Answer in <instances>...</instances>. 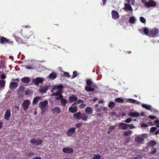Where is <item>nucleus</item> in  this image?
Masks as SVG:
<instances>
[{"instance_id":"f257e3e1","label":"nucleus","mask_w":159,"mask_h":159,"mask_svg":"<svg viewBox=\"0 0 159 159\" xmlns=\"http://www.w3.org/2000/svg\"><path fill=\"white\" fill-rule=\"evenodd\" d=\"M86 83L87 86L85 87V89L87 92L94 91L95 89L98 88L97 85L95 84H93L91 79H87L86 80Z\"/></svg>"},{"instance_id":"f03ea898","label":"nucleus","mask_w":159,"mask_h":159,"mask_svg":"<svg viewBox=\"0 0 159 159\" xmlns=\"http://www.w3.org/2000/svg\"><path fill=\"white\" fill-rule=\"evenodd\" d=\"M73 116L76 120L81 119L84 121H86L88 119V117L84 113L81 114L80 112L74 113Z\"/></svg>"},{"instance_id":"7ed1b4c3","label":"nucleus","mask_w":159,"mask_h":159,"mask_svg":"<svg viewBox=\"0 0 159 159\" xmlns=\"http://www.w3.org/2000/svg\"><path fill=\"white\" fill-rule=\"evenodd\" d=\"M159 32V30L158 28L154 27L152 29L149 31V34L148 36L152 37L153 38L155 37L158 34Z\"/></svg>"},{"instance_id":"20e7f679","label":"nucleus","mask_w":159,"mask_h":159,"mask_svg":"<svg viewBox=\"0 0 159 159\" xmlns=\"http://www.w3.org/2000/svg\"><path fill=\"white\" fill-rule=\"evenodd\" d=\"M156 5V2L154 0H148L147 3H146L145 7L148 8L154 7Z\"/></svg>"},{"instance_id":"39448f33","label":"nucleus","mask_w":159,"mask_h":159,"mask_svg":"<svg viewBox=\"0 0 159 159\" xmlns=\"http://www.w3.org/2000/svg\"><path fill=\"white\" fill-rule=\"evenodd\" d=\"M30 142L32 144H34L36 145H40L43 142V141L41 139H39L36 140L34 139H31L30 140Z\"/></svg>"},{"instance_id":"423d86ee","label":"nucleus","mask_w":159,"mask_h":159,"mask_svg":"<svg viewBox=\"0 0 159 159\" xmlns=\"http://www.w3.org/2000/svg\"><path fill=\"white\" fill-rule=\"evenodd\" d=\"M44 80L42 78L37 77L35 79L33 80V82L36 86H38L40 83H42Z\"/></svg>"},{"instance_id":"0eeeda50","label":"nucleus","mask_w":159,"mask_h":159,"mask_svg":"<svg viewBox=\"0 0 159 159\" xmlns=\"http://www.w3.org/2000/svg\"><path fill=\"white\" fill-rule=\"evenodd\" d=\"M111 15L112 18L114 20H117L119 17V14L114 10H112L111 11Z\"/></svg>"},{"instance_id":"6e6552de","label":"nucleus","mask_w":159,"mask_h":159,"mask_svg":"<svg viewBox=\"0 0 159 159\" xmlns=\"http://www.w3.org/2000/svg\"><path fill=\"white\" fill-rule=\"evenodd\" d=\"M30 102L29 100H25L22 103L23 109H27L29 107Z\"/></svg>"},{"instance_id":"1a4fd4ad","label":"nucleus","mask_w":159,"mask_h":159,"mask_svg":"<svg viewBox=\"0 0 159 159\" xmlns=\"http://www.w3.org/2000/svg\"><path fill=\"white\" fill-rule=\"evenodd\" d=\"M77 100V97L75 95H73L69 97L68 101L69 102L71 103L76 102Z\"/></svg>"},{"instance_id":"9d476101","label":"nucleus","mask_w":159,"mask_h":159,"mask_svg":"<svg viewBox=\"0 0 159 159\" xmlns=\"http://www.w3.org/2000/svg\"><path fill=\"white\" fill-rule=\"evenodd\" d=\"M75 130V129L74 127L70 128L66 132L67 136H71L74 134Z\"/></svg>"},{"instance_id":"9b49d317","label":"nucleus","mask_w":159,"mask_h":159,"mask_svg":"<svg viewBox=\"0 0 159 159\" xmlns=\"http://www.w3.org/2000/svg\"><path fill=\"white\" fill-rule=\"evenodd\" d=\"M0 43L2 44L10 43V41L9 39L4 37H1L0 39Z\"/></svg>"},{"instance_id":"f8f14e48","label":"nucleus","mask_w":159,"mask_h":159,"mask_svg":"<svg viewBox=\"0 0 159 159\" xmlns=\"http://www.w3.org/2000/svg\"><path fill=\"white\" fill-rule=\"evenodd\" d=\"M125 7L123 9L126 11H133V9L129 3H125L124 4Z\"/></svg>"},{"instance_id":"ddd939ff","label":"nucleus","mask_w":159,"mask_h":159,"mask_svg":"<svg viewBox=\"0 0 159 159\" xmlns=\"http://www.w3.org/2000/svg\"><path fill=\"white\" fill-rule=\"evenodd\" d=\"M48 102L47 100H45L43 102H40L39 103V107L42 109L44 108L48 104Z\"/></svg>"},{"instance_id":"4468645a","label":"nucleus","mask_w":159,"mask_h":159,"mask_svg":"<svg viewBox=\"0 0 159 159\" xmlns=\"http://www.w3.org/2000/svg\"><path fill=\"white\" fill-rule=\"evenodd\" d=\"M13 36L15 37L16 40L19 44H22L23 43H25L24 41L21 38L16 36V35L15 34H13Z\"/></svg>"},{"instance_id":"2eb2a0df","label":"nucleus","mask_w":159,"mask_h":159,"mask_svg":"<svg viewBox=\"0 0 159 159\" xmlns=\"http://www.w3.org/2000/svg\"><path fill=\"white\" fill-rule=\"evenodd\" d=\"M120 129L125 130L127 129L128 124L124 123H120L119 125Z\"/></svg>"},{"instance_id":"dca6fc26","label":"nucleus","mask_w":159,"mask_h":159,"mask_svg":"<svg viewBox=\"0 0 159 159\" xmlns=\"http://www.w3.org/2000/svg\"><path fill=\"white\" fill-rule=\"evenodd\" d=\"M63 151L66 153H70L73 152V150L71 148H63Z\"/></svg>"},{"instance_id":"f3484780","label":"nucleus","mask_w":159,"mask_h":159,"mask_svg":"<svg viewBox=\"0 0 159 159\" xmlns=\"http://www.w3.org/2000/svg\"><path fill=\"white\" fill-rule=\"evenodd\" d=\"M17 83L15 82H11L10 84L9 88L11 89H14L18 86Z\"/></svg>"},{"instance_id":"a211bd4d","label":"nucleus","mask_w":159,"mask_h":159,"mask_svg":"<svg viewBox=\"0 0 159 159\" xmlns=\"http://www.w3.org/2000/svg\"><path fill=\"white\" fill-rule=\"evenodd\" d=\"M11 116V113L10 110H7L4 115V118L8 120L9 119V117Z\"/></svg>"},{"instance_id":"6ab92c4d","label":"nucleus","mask_w":159,"mask_h":159,"mask_svg":"<svg viewBox=\"0 0 159 159\" xmlns=\"http://www.w3.org/2000/svg\"><path fill=\"white\" fill-rule=\"evenodd\" d=\"M48 86H43L40 88V92L43 93H46L48 90Z\"/></svg>"},{"instance_id":"aec40b11","label":"nucleus","mask_w":159,"mask_h":159,"mask_svg":"<svg viewBox=\"0 0 159 159\" xmlns=\"http://www.w3.org/2000/svg\"><path fill=\"white\" fill-rule=\"evenodd\" d=\"M21 81L24 83H28L30 81L29 77H24L21 79Z\"/></svg>"},{"instance_id":"412c9836","label":"nucleus","mask_w":159,"mask_h":159,"mask_svg":"<svg viewBox=\"0 0 159 159\" xmlns=\"http://www.w3.org/2000/svg\"><path fill=\"white\" fill-rule=\"evenodd\" d=\"M141 106L143 108L146 109H153L152 106L150 105L143 103L142 104Z\"/></svg>"},{"instance_id":"4be33fe9","label":"nucleus","mask_w":159,"mask_h":159,"mask_svg":"<svg viewBox=\"0 0 159 159\" xmlns=\"http://www.w3.org/2000/svg\"><path fill=\"white\" fill-rule=\"evenodd\" d=\"M57 77L56 74L55 72L52 73L48 76L49 79L52 80H54Z\"/></svg>"},{"instance_id":"5701e85b","label":"nucleus","mask_w":159,"mask_h":159,"mask_svg":"<svg viewBox=\"0 0 159 159\" xmlns=\"http://www.w3.org/2000/svg\"><path fill=\"white\" fill-rule=\"evenodd\" d=\"M135 140L138 143H141L144 140V139L143 137L137 136L135 138Z\"/></svg>"},{"instance_id":"b1692460","label":"nucleus","mask_w":159,"mask_h":159,"mask_svg":"<svg viewBox=\"0 0 159 159\" xmlns=\"http://www.w3.org/2000/svg\"><path fill=\"white\" fill-rule=\"evenodd\" d=\"M124 99L122 97L116 98L115 101L116 102L123 103L124 102Z\"/></svg>"},{"instance_id":"393cba45","label":"nucleus","mask_w":159,"mask_h":159,"mask_svg":"<svg viewBox=\"0 0 159 159\" xmlns=\"http://www.w3.org/2000/svg\"><path fill=\"white\" fill-rule=\"evenodd\" d=\"M142 29L143 31L145 34L148 36L149 34V31L148 29L146 27H143Z\"/></svg>"},{"instance_id":"a878e982","label":"nucleus","mask_w":159,"mask_h":159,"mask_svg":"<svg viewBox=\"0 0 159 159\" xmlns=\"http://www.w3.org/2000/svg\"><path fill=\"white\" fill-rule=\"evenodd\" d=\"M128 115L129 116L132 117H138L139 116V113L137 112H129Z\"/></svg>"},{"instance_id":"bb28decb","label":"nucleus","mask_w":159,"mask_h":159,"mask_svg":"<svg viewBox=\"0 0 159 159\" xmlns=\"http://www.w3.org/2000/svg\"><path fill=\"white\" fill-rule=\"evenodd\" d=\"M33 34V33L32 32H31V34H29L28 33H25V34H23L22 35L25 39H29L30 37Z\"/></svg>"},{"instance_id":"cd10ccee","label":"nucleus","mask_w":159,"mask_h":159,"mask_svg":"<svg viewBox=\"0 0 159 159\" xmlns=\"http://www.w3.org/2000/svg\"><path fill=\"white\" fill-rule=\"evenodd\" d=\"M136 21V19L134 16L131 17L129 19V22L131 24H134Z\"/></svg>"},{"instance_id":"c85d7f7f","label":"nucleus","mask_w":159,"mask_h":159,"mask_svg":"<svg viewBox=\"0 0 159 159\" xmlns=\"http://www.w3.org/2000/svg\"><path fill=\"white\" fill-rule=\"evenodd\" d=\"M41 99V97L39 96H37L35 97L33 101V104H35L38 102V100Z\"/></svg>"},{"instance_id":"c756f323","label":"nucleus","mask_w":159,"mask_h":159,"mask_svg":"<svg viewBox=\"0 0 159 159\" xmlns=\"http://www.w3.org/2000/svg\"><path fill=\"white\" fill-rule=\"evenodd\" d=\"M68 101L64 99H61V105L63 107L65 106L67 102Z\"/></svg>"},{"instance_id":"7c9ffc66","label":"nucleus","mask_w":159,"mask_h":159,"mask_svg":"<svg viewBox=\"0 0 159 159\" xmlns=\"http://www.w3.org/2000/svg\"><path fill=\"white\" fill-rule=\"evenodd\" d=\"M5 81L2 80H0V87L4 88L5 86Z\"/></svg>"},{"instance_id":"2f4dec72","label":"nucleus","mask_w":159,"mask_h":159,"mask_svg":"<svg viewBox=\"0 0 159 159\" xmlns=\"http://www.w3.org/2000/svg\"><path fill=\"white\" fill-rule=\"evenodd\" d=\"M115 105V103L113 102H111L108 105V107L111 109L113 108Z\"/></svg>"},{"instance_id":"473e14b6","label":"nucleus","mask_w":159,"mask_h":159,"mask_svg":"<svg viewBox=\"0 0 159 159\" xmlns=\"http://www.w3.org/2000/svg\"><path fill=\"white\" fill-rule=\"evenodd\" d=\"M132 133V131L130 130H128L124 132L123 134L125 136H127L129 135H130Z\"/></svg>"},{"instance_id":"72a5a7b5","label":"nucleus","mask_w":159,"mask_h":159,"mask_svg":"<svg viewBox=\"0 0 159 159\" xmlns=\"http://www.w3.org/2000/svg\"><path fill=\"white\" fill-rule=\"evenodd\" d=\"M64 88V86L62 84H60L56 86V87L54 88V89H58L59 90H61L63 89Z\"/></svg>"},{"instance_id":"f704fd0d","label":"nucleus","mask_w":159,"mask_h":159,"mask_svg":"<svg viewBox=\"0 0 159 159\" xmlns=\"http://www.w3.org/2000/svg\"><path fill=\"white\" fill-rule=\"evenodd\" d=\"M156 142L154 140H151L149 142V143L150 146H153L156 144Z\"/></svg>"},{"instance_id":"c9c22d12","label":"nucleus","mask_w":159,"mask_h":159,"mask_svg":"<svg viewBox=\"0 0 159 159\" xmlns=\"http://www.w3.org/2000/svg\"><path fill=\"white\" fill-rule=\"evenodd\" d=\"M140 21L143 23H145L146 22V20L143 17H140L139 18Z\"/></svg>"},{"instance_id":"e433bc0d","label":"nucleus","mask_w":159,"mask_h":159,"mask_svg":"<svg viewBox=\"0 0 159 159\" xmlns=\"http://www.w3.org/2000/svg\"><path fill=\"white\" fill-rule=\"evenodd\" d=\"M62 91L61 90H59L56 93V96H59L62 94Z\"/></svg>"},{"instance_id":"4c0bfd02","label":"nucleus","mask_w":159,"mask_h":159,"mask_svg":"<svg viewBox=\"0 0 159 159\" xmlns=\"http://www.w3.org/2000/svg\"><path fill=\"white\" fill-rule=\"evenodd\" d=\"M63 76L67 78H69L70 75L68 72H64L63 73Z\"/></svg>"},{"instance_id":"58836bf2","label":"nucleus","mask_w":159,"mask_h":159,"mask_svg":"<svg viewBox=\"0 0 159 159\" xmlns=\"http://www.w3.org/2000/svg\"><path fill=\"white\" fill-rule=\"evenodd\" d=\"M78 76V73L76 71H74L73 72V74L72 77V79Z\"/></svg>"},{"instance_id":"ea45409f","label":"nucleus","mask_w":159,"mask_h":159,"mask_svg":"<svg viewBox=\"0 0 159 159\" xmlns=\"http://www.w3.org/2000/svg\"><path fill=\"white\" fill-rule=\"evenodd\" d=\"M101 157L99 155L95 154L93 159H101Z\"/></svg>"},{"instance_id":"a19ab883","label":"nucleus","mask_w":159,"mask_h":159,"mask_svg":"<svg viewBox=\"0 0 159 159\" xmlns=\"http://www.w3.org/2000/svg\"><path fill=\"white\" fill-rule=\"evenodd\" d=\"M93 110H85V112L86 114H91L93 113Z\"/></svg>"},{"instance_id":"79ce46f5","label":"nucleus","mask_w":159,"mask_h":159,"mask_svg":"<svg viewBox=\"0 0 159 159\" xmlns=\"http://www.w3.org/2000/svg\"><path fill=\"white\" fill-rule=\"evenodd\" d=\"M127 102L131 103H134L136 101L132 99H129L127 100Z\"/></svg>"},{"instance_id":"37998d69","label":"nucleus","mask_w":159,"mask_h":159,"mask_svg":"<svg viewBox=\"0 0 159 159\" xmlns=\"http://www.w3.org/2000/svg\"><path fill=\"white\" fill-rule=\"evenodd\" d=\"M82 124L81 123H77L76 124L75 126L77 128H79L82 126Z\"/></svg>"},{"instance_id":"c03bdc74","label":"nucleus","mask_w":159,"mask_h":159,"mask_svg":"<svg viewBox=\"0 0 159 159\" xmlns=\"http://www.w3.org/2000/svg\"><path fill=\"white\" fill-rule=\"evenodd\" d=\"M156 129V128L155 127H152L150 129V131L151 132L153 133L154 131H155V130Z\"/></svg>"},{"instance_id":"a18cd8bd","label":"nucleus","mask_w":159,"mask_h":159,"mask_svg":"<svg viewBox=\"0 0 159 159\" xmlns=\"http://www.w3.org/2000/svg\"><path fill=\"white\" fill-rule=\"evenodd\" d=\"M132 120V119L130 118H129L126 119L125 122L127 123H129Z\"/></svg>"},{"instance_id":"49530a36","label":"nucleus","mask_w":159,"mask_h":159,"mask_svg":"<svg viewBox=\"0 0 159 159\" xmlns=\"http://www.w3.org/2000/svg\"><path fill=\"white\" fill-rule=\"evenodd\" d=\"M157 152V150L156 148H154L152 150L151 152H150V153L151 154L153 155L154 154L156 153Z\"/></svg>"},{"instance_id":"de8ad7c7","label":"nucleus","mask_w":159,"mask_h":159,"mask_svg":"<svg viewBox=\"0 0 159 159\" xmlns=\"http://www.w3.org/2000/svg\"><path fill=\"white\" fill-rule=\"evenodd\" d=\"M25 89V88L23 86H20L19 88V90L20 91H23Z\"/></svg>"},{"instance_id":"09e8293b","label":"nucleus","mask_w":159,"mask_h":159,"mask_svg":"<svg viewBox=\"0 0 159 159\" xmlns=\"http://www.w3.org/2000/svg\"><path fill=\"white\" fill-rule=\"evenodd\" d=\"M128 127L130 129H132L135 128V126L133 124H131L128 125Z\"/></svg>"},{"instance_id":"8fccbe9b","label":"nucleus","mask_w":159,"mask_h":159,"mask_svg":"<svg viewBox=\"0 0 159 159\" xmlns=\"http://www.w3.org/2000/svg\"><path fill=\"white\" fill-rule=\"evenodd\" d=\"M53 113H54L55 112H56L57 113H60L61 110H52Z\"/></svg>"},{"instance_id":"3c124183","label":"nucleus","mask_w":159,"mask_h":159,"mask_svg":"<svg viewBox=\"0 0 159 159\" xmlns=\"http://www.w3.org/2000/svg\"><path fill=\"white\" fill-rule=\"evenodd\" d=\"M35 154L34 152H30L27 154V155L29 156H33Z\"/></svg>"},{"instance_id":"603ef678","label":"nucleus","mask_w":159,"mask_h":159,"mask_svg":"<svg viewBox=\"0 0 159 159\" xmlns=\"http://www.w3.org/2000/svg\"><path fill=\"white\" fill-rule=\"evenodd\" d=\"M115 128V126H111L109 128V129L110 131H111L114 130Z\"/></svg>"},{"instance_id":"864d4df0","label":"nucleus","mask_w":159,"mask_h":159,"mask_svg":"<svg viewBox=\"0 0 159 159\" xmlns=\"http://www.w3.org/2000/svg\"><path fill=\"white\" fill-rule=\"evenodd\" d=\"M6 78V76L4 74H2L0 76L1 79H4Z\"/></svg>"},{"instance_id":"5fc2aeb1","label":"nucleus","mask_w":159,"mask_h":159,"mask_svg":"<svg viewBox=\"0 0 159 159\" xmlns=\"http://www.w3.org/2000/svg\"><path fill=\"white\" fill-rule=\"evenodd\" d=\"M30 91L29 90H26L25 91V95H28L29 94Z\"/></svg>"},{"instance_id":"6e6d98bb","label":"nucleus","mask_w":159,"mask_h":159,"mask_svg":"<svg viewBox=\"0 0 159 159\" xmlns=\"http://www.w3.org/2000/svg\"><path fill=\"white\" fill-rule=\"evenodd\" d=\"M141 2L144 4V5L145 6L146 3H147L148 2H147L146 0H141Z\"/></svg>"},{"instance_id":"4d7b16f0","label":"nucleus","mask_w":159,"mask_h":159,"mask_svg":"<svg viewBox=\"0 0 159 159\" xmlns=\"http://www.w3.org/2000/svg\"><path fill=\"white\" fill-rule=\"evenodd\" d=\"M141 126L144 127H147L148 126V125L146 124H142L141 125Z\"/></svg>"},{"instance_id":"13d9d810","label":"nucleus","mask_w":159,"mask_h":159,"mask_svg":"<svg viewBox=\"0 0 159 159\" xmlns=\"http://www.w3.org/2000/svg\"><path fill=\"white\" fill-rule=\"evenodd\" d=\"M85 106L84 104H80V105L79 107L80 108L82 109V108H84V107Z\"/></svg>"},{"instance_id":"bf43d9fd","label":"nucleus","mask_w":159,"mask_h":159,"mask_svg":"<svg viewBox=\"0 0 159 159\" xmlns=\"http://www.w3.org/2000/svg\"><path fill=\"white\" fill-rule=\"evenodd\" d=\"M149 118L151 119H154L156 118V117L153 116H149Z\"/></svg>"},{"instance_id":"052dcab7","label":"nucleus","mask_w":159,"mask_h":159,"mask_svg":"<svg viewBox=\"0 0 159 159\" xmlns=\"http://www.w3.org/2000/svg\"><path fill=\"white\" fill-rule=\"evenodd\" d=\"M154 123L157 125H159V121L157 120H156L154 121Z\"/></svg>"},{"instance_id":"680f3d73","label":"nucleus","mask_w":159,"mask_h":159,"mask_svg":"<svg viewBox=\"0 0 159 159\" xmlns=\"http://www.w3.org/2000/svg\"><path fill=\"white\" fill-rule=\"evenodd\" d=\"M77 110H69L70 112H72V113H74L77 111Z\"/></svg>"},{"instance_id":"e2e57ef3","label":"nucleus","mask_w":159,"mask_h":159,"mask_svg":"<svg viewBox=\"0 0 159 159\" xmlns=\"http://www.w3.org/2000/svg\"><path fill=\"white\" fill-rule=\"evenodd\" d=\"M107 0H102L103 5H104L106 4Z\"/></svg>"},{"instance_id":"0e129e2a","label":"nucleus","mask_w":159,"mask_h":159,"mask_svg":"<svg viewBox=\"0 0 159 159\" xmlns=\"http://www.w3.org/2000/svg\"><path fill=\"white\" fill-rule=\"evenodd\" d=\"M3 123L2 122L0 121V129L2 127Z\"/></svg>"},{"instance_id":"69168bd1","label":"nucleus","mask_w":159,"mask_h":159,"mask_svg":"<svg viewBox=\"0 0 159 159\" xmlns=\"http://www.w3.org/2000/svg\"><path fill=\"white\" fill-rule=\"evenodd\" d=\"M32 159H41V158L39 157H36L32 158Z\"/></svg>"},{"instance_id":"338daca9","label":"nucleus","mask_w":159,"mask_h":159,"mask_svg":"<svg viewBox=\"0 0 159 159\" xmlns=\"http://www.w3.org/2000/svg\"><path fill=\"white\" fill-rule=\"evenodd\" d=\"M25 68L28 69H30L32 68V67L30 66H26Z\"/></svg>"},{"instance_id":"774afa93","label":"nucleus","mask_w":159,"mask_h":159,"mask_svg":"<svg viewBox=\"0 0 159 159\" xmlns=\"http://www.w3.org/2000/svg\"><path fill=\"white\" fill-rule=\"evenodd\" d=\"M155 134H159V130L156 131L155 132Z\"/></svg>"}]
</instances>
